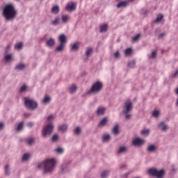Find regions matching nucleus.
Masks as SVG:
<instances>
[{
	"label": "nucleus",
	"mask_w": 178,
	"mask_h": 178,
	"mask_svg": "<svg viewBox=\"0 0 178 178\" xmlns=\"http://www.w3.org/2000/svg\"><path fill=\"white\" fill-rule=\"evenodd\" d=\"M3 15L6 20H10L11 19H15V17H16L17 11L15 9L13 4H7L3 10Z\"/></svg>",
	"instance_id": "f257e3e1"
},
{
	"label": "nucleus",
	"mask_w": 178,
	"mask_h": 178,
	"mask_svg": "<svg viewBox=\"0 0 178 178\" xmlns=\"http://www.w3.org/2000/svg\"><path fill=\"white\" fill-rule=\"evenodd\" d=\"M55 159H50L46 160L44 162L39 163L38 165V169H41V168H44V172H52L55 168Z\"/></svg>",
	"instance_id": "f03ea898"
},
{
	"label": "nucleus",
	"mask_w": 178,
	"mask_h": 178,
	"mask_svg": "<svg viewBox=\"0 0 178 178\" xmlns=\"http://www.w3.org/2000/svg\"><path fill=\"white\" fill-rule=\"evenodd\" d=\"M58 41L60 42V44L58 47L56 48V51L57 52H62V51L65 49L66 42H67V40H66V36L65 35V34L60 35L58 38Z\"/></svg>",
	"instance_id": "7ed1b4c3"
},
{
	"label": "nucleus",
	"mask_w": 178,
	"mask_h": 178,
	"mask_svg": "<svg viewBox=\"0 0 178 178\" xmlns=\"http://www.w3.org/2000/svg\"><path fill=\"white\" fill-rule=\"evenodd\" d=\"M148 173L149 175H151L152 176H155L157 178H162L165 175V170H161L160 171H158V170L155 168H150L148 171Z\"/></svg>",
	"instance_id": "20e7f679"
},
{
	"label": "nucleus",
	"mask_w": 178,
	"mask_h": 178,
	"mask_svg": "<svg viewBox=\"0 0 178 178\" xmlns=\"http://www.w3.org/2000/svg\"><path fill=\"white\" fill-rule=\"evenodd\" d=\"M24 99L25 106H26V108H28L29 109H35V108H37V102L33 99H28L27 97H25Z\"/></svg>",
	"instance_id": "39448f33"
},
{
	"label": "nucleus",
	"mask_w": 178,
	"mask_h": 178,
	"mask_svg": "<svg viewBox=\"0 0 178 178\" xmlns=\"http://www.w3.org/2000/svg\"><path fill=\"white\" fill-rule=\"evenodd\" d=\"M102 90V83L97 81L92 86L90 90L88 92V94L90 92H99Z\"/></svg>",
	"instance_id": "423d86ee"
},
{
	"label": "nucleus",
	"mask_w": 178,
	"mask_h": 178,
	"mask_svg": "<svg viewBox=\"0 0 178 178\" xmlns=\"http://www.w3.org/2000/svg\"><path fill=\"white\" fill-rule=\"evenodd\" d=\"M52 130H54V125L49 124L43 128L42 134L43 137H47V136H51L52 134Z\"/></svg>",
	"instance_id": "0eeeda50"
},
{
	"label": "nucleus",
	"mask_w": 178,
	"mask_h": 178,
	"mask_svg": "<svg viewBox=\"0 0 178 178\" xmlns=\"http://www.w3.org/2000/svg\"><path fill=\"white\" fill-rule=\"evenodd\" d=\"M131 109H133V104L131 103V101L128 99L125 102L123 106V112L125 115H127L129 112H131Z\"/></svg>",
	"instance_id": "6e6552de"
},
{
	"label": "nucleus",
	"mask_w": 178,
	"mask_h": 178,
	"mask_svg": "<svg viewBox=\"0 0 178 178\" xmlns=\"http://www.w3.org/2000/svg\"><path fill=\"white\" fill-rule=\"evenodd\" d=\"M76 8H77V3L72 2L67 5L65 9L66 10H76Z\"/></svg>",
	"instance_id": "1a4fd4ad"
},
{
	"label": "nucleus",
	"mask_w": 178,
	"mask_h": 178,
	"mask_svg": "<svg viewBox=\"0 0 178 178\" xmlns=\"http://www.w3.org/2000/svg\"><path fill=\"white\" fill-rule=\"evenodd\" d=\"M133 145H141L142 144H144V139H141L140 138H136L132 141Z\"/></svg>",
	"instance_id": "9d476101"
},
{
	"label": "nucleus",
	"mask_w": 178,
	"mask_h": 178,
	"mask_svg": "<svg viewBox=\"0 0 178 178\" xmlns=\"http://www.w3.org/2000/svg\"><path fill=\"white\" fill-rule=\"evenodd\" d=\"M129 5V1H122L117 4V8H126Z\"/></svg>",
	"instance_id": "9b49d317"
},
{
	"label": "nucleus",
	"mask_w": 178,
	"mask_h": 178,
	"mask_svg": "<svg viewBox=\"0 0 178 178\" xmlns=\"http://www.w3.org/2000/svg\"><path fill=\"white\" fill-rule=\"evenodd\" d=\"M46 45L47 47H54V45H55V39L50 38L49 40H47Z\"/></svg>",
	"instance_id": "f8f14e48"
},
{
	"label": "nucleus",
	"mask_w": 178,
	"mask_h": 178,
	"mask_svg": "<svg viewBox=\"0 0 178 178\" xmlns=\"http://www.w3.org/2000/svg\"><path fill=\"white\" fill-rule=\"evenodd\" d=\"M159 127H160L163 131H166V130H168V129H169L168 125H166V124H165L164 122H161L159 124Z\"/></svg>",
	"instance_id": "ddd939ff"
},
{
	"label": "nucleus",
	"mask_w": 178,
	"mask_h": 178,
	"mask_svg": "<svg viewBox=\"0 0 178 178\" xmlns=\"http://www.w3.org/2000/svg\"><path fill=\"white\" fill-rule=\"evenodd\" d=\"M60 9H59V6H54L51 8V13H54V15H58L59 13Z\"/></svg>",
	"instance_id": "4468645a"
},
{
	"label": "nucleus",
	"mask_w": 178,
	"mask_h": 178,
	"mask_svg": "<svg viewBox=\"0 0 178 178\" xmlns=\"http://www.w3.org/2000/svg\"><path fill=\"white\" fill-rule=\"evenodd\" d=\"M70 19V17L69 15H63L61 17V21L63 23H67Z\"/></svg>",
	"instance_id": "2eb2a0df"
},
{
	"label": "nucleus",
	"mask_w": 178,
	"mask_h": 178,
	"mask_svg": "<svg viewBox=\"0 0 178 178\" xmlns=\"http://www.w3.org/2000/svg\"><path fill=\"white\" fill-rule=\"evenodd\" d=\"M108 31V25L104 24L100 26V32L101 33H106Z\"/></svg>",
	"instance_id": "dca6fc26"
},
{
	"label": "nucleus",
	"mask_w": 178,
	"mask_h": 178,
	"mask_svg": "<svg viewBox=\"0 0 178 178\" xmlns=\"http://www.w3.org/2000/svg\"><path fill=\"white\" fill-rule=\"evenodd\" d=\"M58 130H60V131H62V133H65V131L67 130V125L66 124L60 125L58 127Z\"/></svg>",
	"instance_id": "f3484780"
},
{
	"label": "nucleus",
	"mask_w": 178,
	"mask_h": 178,
	"mask_svg": "<svg viewBox=\"0 0 178 178\" xmlns=\"http://www.w3.org/2000/svg\"><path fill=\"white\" fill-rule=\"evenodd\" d=\"M70 94H74L76 91H77V86L76 85H72L70 88Z\"/></svg>",
	"instance_id": "a211bd4d"
},
{
	"label": "nucleus",
	"mask_w": 178,
	"mask_h": 178,
	"mask_svg": "<svg viewBox=\"0 0 178 178\" xmlns=\"http://www.w3.org/2000/svg\"><path fill=\"white\" fill-rule=\"evenodd\" d=\"M163 19V15L162 14H159L155 20V23H161Z\"/></svg>",
	"instance_id": "6ab92c4d"
},
{
	"label": "nucleus",
	"mask_w": 178,
	"mask_h": 178,
	"mask_svg": "<svg viewBox=\"0 0 178 178\" xmlns=\"http://www.w3.org/2000/svg\"><path fill=\"white\" fill-rule=\"evenodd\" d=\"M97 115H104V113H105V108L104 107L99 108L97 111Z\"/></svg>",
	"instance_id": "aec40b11"
},
{
	"label": "nucleus",
	"mask_w": 178,
	"mask_h": 178,
	"mask_svg": "<svg viewBox=\"0 0 178 178\" xmlns=\"http://www.w3.org/2000/svg\"><path fill=\"white\" fill-rule=\"evenodd\" d=\"M113 133L115 136H117V134H119V125L114 126V127L113 128Z\"/></svg>",
	"instance_id": "412c9836"
},
{
	"label": "nucleus",
	"mask_w": 178,
	"mask_h": 178,
	"mask_svg": "<svg viewBox=\"0 0 178 178\" xmlns=\"http://www.w3.org/2000/svg\"><path fill=\"white\" fill-rule=\"evenodd\" d=\"M156 150V147H155V145H151L147 147V151H149V152H154V151Z\"/></svg>",
	"instance_id": "4be33fe9"
},
{
	"label": "nucleus",
	"mask_w": 178,
	"mask_h": 178,
	"mask_svg": "<svg viewBox=\"0 0 178 178\" xmlns=\"http://www.w3.org/2000/svg\"><path fill=\"white\" fill-rule=\"evenodd\" d=\"M106 123H108V118H104L102 119V120L100 121L99 126H105V124H106Z\"/></svg>",
	"instance_id": "5701e85b"
},
{
	"label": "nucleus",
	"mask_w": 178,
	"mask_h": 178,
	"mask_svg": "<svg viewBox=\"0 0 178 178\" xmlns=\"http://www.w3.org/2000/svg\"><path fill=\"white\" fill-rule=\"evenodd\" d=\"M77 49H79V43H74V44L71 45L72 51H77Z\"/></svg>",
	"instance_id": "b1692460"
},
{
	"label": "nucleus",
	"mask_w": 178,
	"mask_h": 178,
	"mask_svg": "<svg viewBox=\"0 0 178 178\" xmlns=\"http://www.w3.org/2000/svg\"><path fill=\"white\" fill-rule=\"evenodd\" d=\"M24 67H26V65L19 64L18 65H17L15 67V69H17V70H23V69H24Z\"/></svg>",
	"instance_id": "393cba45"
},
{
	"label": "nucleus",
	"mask_w": 178,
	"mask_h": 178,
	"mask_svg": "<svg viewBox=\"0 0 178 178\" xmlns=\"http://www.w3.org/2000/svg\"><path fill=\"white\" fill-rule=\"evenodd\" d=\"M127 151V147L122 146L118 150V154H122V152H126Z\"/></svg>",
	"instance_id": "a878e982"
},
{
	"label": "nucleus",
	"mask_w": 178,
	"mask_h": 178,
	"mask_svg": "<svg viewBox=\"0 0 178 178\" xmlns=\"http://www.w3.org/2000/svg\"><path fill=\"white\" fill-rule=\"evenodd\" d=\"M23 47V43L18 42L15 45V49H22Z\"/></svg>",
	"instance_id": "bb28decb"
},
{
	"label": "nucleus",
	"mask_w": 178,
	"mask_h": 178,
	"mask_svg": "<svg viewBox=\"0 0 178 178\" xmlns=\"http://www.w3.org/2000/svg\"><path fill=\"white\" fill-rule=\"evenodd\" d=\"M109 176V171H104L102 172L101 177L102 178H106Z\"/></svg>",
	"instance_id": "cd10ccee"
},
{
	"label": "nucleus",
	"mask_w": 178,
	"mask_h": 178,
	"mask_svg": "<svg viewBox=\"0 0 178 178\" xmlns=\"http://www.w3.org/2000/svg\"><path fill=\"white\" fill-rule=\"evenodd\" d=\"M4 59L6 62H10L12 60V54L5 56Z\"/></svg>",
	"instance_id": "c85d7f7f"
},
{
	"label": "nucleus",
	"mask_w": 178,
	"mask_h": 178,
	"mask_svg": "<svg viewBox=\"0 0 178 178\" xmlns=\"http://www.w3.org/2000/svg\"><path fill=\"white\" fill-rule=\"evenodd\" d=\"M133 52V49H131V48H128L125 50V55L126 56H129V55H131Z\"/></svg>",
	"instance_id": "c756f323"
},
{
	"label": "nucleus",
	"mask_w": 178,
	"mask_h": 178,
	"mask_svg": "<svg viewBox=\"0 0 178 178\" xmlns=\"http://www.w3.org/2000/svg\"><path fill=\"white\" fill-rule=\"evenodd\" d=\"M103 141H109L111 140V136L106 134L102 137Z\"/></svg>",
	"instance_id": "7c9ffc66"
},
{
	"label": "nucleus",
	"mask_w": 178,
	"mask_h": 178,
	"mask_svg": "<svg viewBox=\"0 0 178 178\" xmlns=\"http://www.w3.org/2000/svg\"><path fill=\"white\" fill-rule=\"evenodd\" d=\"M30 158V154H24L22 156V161H27Z\"/></svg>",
	"instance_id": "2f4dec72"
},
{
	"label": "nucleus",
	"mask_w": 178,
	"mask_h": 178,
	"mask_svg": "<svg viewBox=\"0 0 178 178\" xmlns=\"http://www.w3.org/2000/svg\"><path fill=\"white\" fill-rule=\"evenodd\" d=\"M56 152H57V154H63L65 150L62 147H58L57 149H56Z\"/></svg>",
	"instance_id": "473e14b6"
},
{
	"label": "nucleus",
	"mask_w": 178,
	"mask_h": 178,
	"mask_svg": "<svg viewBox=\"0 0 178 178\" xmlns=\"http://www.w3.org/2000/svg\"><path fill=\"white\" fill-rule=\"evenodd\" d=\"M91 52H92V48L91 47L88 48L86 53V56H90V55H91Z\"/></svg>",
	"instance_id": "72a5a7b5"
},
{
	"label": "nucleus",
	"mask_w": 178,
	"mask_h": 178,
	"mask_svg": "<svg viewBox=\"0 0 178 178\" xmlns=\"http://www.w3.org/2000/svg\"><path fill=\"white\" fill-rule=\"evenodd\" d=\"M140 37H141V35L140 33L137 34L136 36L133 38V41L134 42L138 41Z\"/></svg>",
	"instance_id": "f704fd0d"
},
{
	"label": "nucleus",
	"mask_w": 178,
	"mask_h": 178,
	"mask_svg": "<svg viewBox=\"0 0 178 178\" xmlns=\"http://www.w3.org/2000/svg\"><path fill=\"white\" fill-rule=\"evenodd\" d=\"M49 101H51V97H49V96H45V97L43 99V102L44 104H48V102H49Z\"/></svg>",
	"instance_id": "c9c22d12"
},
{
	"label": "nucleus",
	"mask_w": 178,
	"mask_h": 178,
	"mask_svg": "<svg viewBox=\"0 0 178 178\" xmlns=\"http://www.w3.org/2000/svg\"><path fill=\"white\" fill-rule=\"evenodd\" d=\"M59 18H56L55 20L52 22L53 26H58L59 24Z\"/></svg>",
	"instance_id": "e433bc0d"
},
{
	"label": "nucleus",
	"mask_w": 178,
	"mask_h": 178,
	"mask_svg": "<svg viewBox=\"0 0 178 178\" xmlns=\"http://www.w3.org/2000/svg\"><path fill=\"white\" fill-rule=\"evenodd\" d=\"M23 122H19V124H18V126H17V131H20V130H22V129H23Z\"/></svg>",
	"instance_id": "4c0bfd02"
},
{
	"label": "nucleus",
	"mask_w": 178,
	"mask_h": 178,
	"mask_svg": "<svg viewBox=\"0 0 178 178\" xmlns=\"http://www.w3.org/2000/svg\"><path fill=\"white\" fill-rule=\"evenodd\" d=\"M141 134H143V136H148V134H149V130L144 129L141 131Z\"/></svg>",
	"instance_id": "58836bf2"
},
{
	"label": "nucleus",
	"mask_w": 178,
	"mask_h": 178,
	"mask_svg": "<svg viewBox=\"0 0 178 178\" xmlns=\"http://www.w3.org/2000/svg\"><path fill=\"white\" fill-rule=\"evenodd\" d=\"M27 90V86L26 85H23L21 88H20V92H24V91H26Z\"/></svg>",
	"instance_id": "ea45409f"
},
{
	"label": "nucleus",
	"mask_w": 178,
	"mask_h": 178,
	"mask_svg": "<svg viewBox=\"0 0 178 178\" xmlns=\"http://www.w3.org/2000/svg\"><path fill=\"white\" fill-rule=\"evenodd\" d=\"M34 141H35L34 138H29L27 140V143L29 145H31V144H33Z\"/></svg>",
	"instance_id": "a19ab883"
},
{
	"label": "nucleus",
	"mask_w": 178,
	"mask_h": 178,
	"mask_svg": "<svg viewBox=\"0 0 178 178\" xmlns=\"http://www.w3.org/2000/svg\"><path fill=\"white\" fill-rule=\"evenodd\" d=\"M159 115V111H154L152 113V115L154 116V118H158Z\"/></svg>",
	"instance_id": "79ce46f5"
},
{
	"label": "nucleus",
	"mask_w": 178,
	"mask_h": 178,
	"mask_svg": "<svg viewBox=\"0 0 178 178\" xmlns=\"http://www.w3.org/2000/svg\"><path fill=\"white\" fill-rule=\"evenodd\" d=\"M81 131V129H80V127H76L74 130L75 134H80Z\"/></svg>",
	"instance_id": "37998d69"
},
{
	"label": "nucleus",
	"mask_w": 178,
	"mask_h": 178,
	"mask_svg": "<svg viewBox=\"0 0 178 178\" xmlns=\"http://www.w3.org/2000/svg\"><path fill=\"white\" fill-rule=\"evenodd\" d=\"M5 172H6V175H9V165H6V167H5Z\"/></svg>",
	"instance_id": "c03bdc74"
},
{
	"label": "nucleus",
	"mask_w": 178,
	"mask_h": 178,
	"mask_svg": "<svg viewBox=\"0 0 178 178\" xmlns=\"http://www.w3.org/2000/svg\"><path fill=\"white\" fill-rule=\"evenodd\" d=\"M156 51H152L150 56V58H156Z\"/></svg>",
	"instance_id": "a18cd8bd"
},
{
	"label": "nucleus",
	"mask_w": 178,
	"mask_h": 178,
	"mask_svg": "<svg viewBox=\"0 0 178 178\" xmlns=\"http://www.w3.org/2000/svg\"><path fill=\"white\" fill-rule=\"evenodd\" d=\"M54 119H55V118L54 117V115H50L47 117V120L50 121V120H54Z\"/></svg>",
	"instance_id": "49530a36"
},
{
	"label": "nucleus",
	"mask_w": 178,
	"mask_h": 178,
	"mask_svg": "<svg viewBox=\"0 0 178 178\" xmlns=\"http://www.w3.org/2000/svg\"><path fill=\"white\" fill-rule=\"evenodd\" d=\"M56 140H58V135L57 134H54L52 136V141H56Z\"/></svg>",
	"instance_id": "de8ad7c7"
},
{
	"label": "nucleus",
	"mask_w": 178,
	"mask_h": 178,
	"mask_svg": "<svg viewBox=\"0 0 178 178\" xmlns=\"http://www.w3.org/2000/svg\"><path fill=\"white\" fill-rule=\"evenodd\" d=\"M120 54L119 53V51H116L115 54H114V56L115 58H119Z\"/></svg>",
	"instance_id": "09e8293b"
},
{
	"label": "nucleus",
	"mask_w": 178,
	"mask_h": 178,
	"mask_svg": "<svg viewBox=\"0 0 178 178\" xmlns=\"http://www.w3.org/2000/svg\"><path fill=\"white\" fill-rule=\"evenodd\" d=\"M130 118H131V115L127 113L126 115H125V118L126 119H130Z\"/></svg>",
	"instance_id": "8fccbe9b"
},
{
	"label": "nucleus",
	"mask_w": 178,
	"mask_h": 178,
	"mask_svg": "<svg viewBox=\"0 0 178 178\" xmlns=\"http://www.w3.org/2000/svg\"><path fill=\"white\" fill-rule=\"evenodd\" d=\"M28 126H29V127H33V126H34V123H33V122H29V123L28 124Z\"/></svg>",
	"instance_id": "3c124183"
},
{
	"label": "nucleus",
	"mask_w": 178,
	"mask_h": 178,
	"mask_svg": "<svg viewBox=\"0 0 178 178\" xmlns=\"http://www.w3.org/2000/svg\"><path fill=\"white\" fill-rule=\"evenodd\" d=\"M3 129V123L0 122V130H2Z\"/></svg>",
	"instance_id": "603ef678"
},
{
	"label": "nucleus",
	"mask_w": 178,
	"mask_h": 178,
	"mask_svg": "<svg viewBox=\"0 0 178 178\" xmlns=\"http://www.w3.org/2000/svg\"><path fill=\"white\" fill-rule=\"evenodd\" d=\"M165 35V33H161L159 35V38H161V37H163Z\"/></svg>",
	"instance_id": "864d4df0"
},
{
	"label": "nucleus",
	"mask_w": 178,
	"mask_h": 178,
	"mask_svg": "<svg viewBox=\"0 0 178 178\" xmlns=\"http://www.w3.org/2000/svg\"><path fill=\"white\" fill-rule=\"evenodd\" d=\"M131 63H132V65H134V62H131V63H128V66L130 67V66H131L130 65H131Z\"/></svg>",
	"instance_id": "5fc2aeb1"
},
{
	"label": "nucleus",
	"mask_w": 178,
	"mask_h": 178,
	"mask_svg": "<svg viewBox=\"0 0 178 178\" xmlns=\"http://www.w3.org/2000/svg\"><path fill=\"white\" fill-rule=\"evenodd\" d=\"M129 175H130V172H127L124 175L125 177H127V176H129Z\"/></svg>",
	"instance_id": "6e6d98bb"
},
{
	"label": "nucleus",
	"mask_w": 178,
	"mask_h": 178,
	"mask_svg": "<svg viewBox=\"0 0 178 178\" xmlns=\"http://www.w3.org/2000/svg\"><path fill=\"white\" fill-rule=\"evenodd\" d=\"M178 74V70L175 72V76H177Z\"/></svg>",
	"instance_id": "4d7b16f0"
},
{
	"label": "nucleus",
	"mask_w": 178,
	"mask_h": 178,
	"mask_svg": "<svg viewBox=\"0 0 178 178\" xmlns=\"http://www.w3.org/2000/svg\"><path fill=\"white\" fill-rule=\"evenodd\" d=\"M10 47V45L7 46V49Z\"/></svg>",
	"instance_id": "13d9d810"
},
{
	"label": "nucleus",
	"mask_w": 178,
	"mask_h": 178,
	"mask_svg": "<svg viewBox=\"0 0 178 178\" xmlns=\"http://www.w3.org/2000/svg\"><path fill=\"white\" fill-rule=\"evenodd\" d=\"M176 94H178V88L176 90Z\"/></svg>",
	"instance_id": "bf43d9fd"
},
{
	"label": "nucleus",
	"mask_w": 178,
	"mask_h": 178,
	"mask_svg": "<svg viewBox=\"0 0 178 178\" xmlns=\"http://www.w3.org/2000/svg\"><path fill=\"white\" fill-rule=\"evenodd\" d=\"M17 2H19V1H20V0H15Z\"/></svg>",
	"instance_id": "052dcab7"
}]
</instances>
